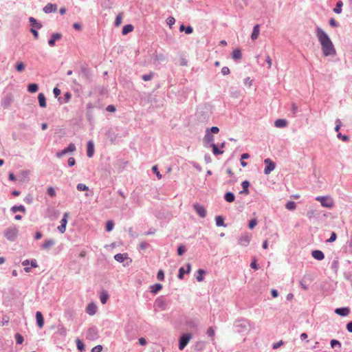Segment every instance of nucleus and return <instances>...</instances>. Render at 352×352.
<instances>
[{
    "mask_svg": "<svg viewBox=\"0 0 352 352\" xmlns=\"http://www.w3.org/2000/svg\"><path fill=\"white\" fill-rule=\"evenodd\" d=\"M76 345H77L78 349L80 350V351H82L85 350V345L80 340H79V339L76 340Z\"/></svg>",
    "mask_w": 352,
    "mask_h": 352,
    "instance_id": "40",
    "label": "nucleus"
},
{
    "mask_svg": "<svg viewBox=\"0 0 352 352\" xmlns=\"http://www.w3.org/2000/svg\"><path fill=\"white\" fill-rule=\"evenodd\" d=\"M287 122L284 119H278L275 121L274 125L277 128H283L286 126Z\"/></svg>",
    "mask_w": 352,
    "mask_h": 352,
    "instance_id": "18",
    "label": "nucleus"
},
{
    "mask_svg": "<svg viewBox=\"0 0 352 352\" xmlns=\"http://www.w3.org/2000/svg\"><path fill=\"white\" fill-rule=\"evenodd\" d=\"M57 10V6L55 4L47 3L43 8L45 13L54 12Z\"/></svg>",
    "mask_w": 352,
    "mask_h": 352,
    "instance_id": "12",
    "label": "nucleus"
},
{
    "mask_svg": "<svg viewBox=\"0 0 352 352\" xmlns=\"http://www.w3.org/2000/svg\"><path fill=\"white\" fill-rule=\"evenodd\" d=\"M212 147L213 153L214 155H219V154H222L223 153V151L219 150V148H217L216 144H213L212 145Z\"/></svg>",
    "mask_w": 352,
    "mask_h": 352,
    "instance_id": "49",
    "label": "nucleus"
},
{
    "mask_svg": "<svg viewBox=\"0 0 352 352\" xmlns=\"http://www.w3.org/2000/svg\"><path fill=\"white\" fill-rule=\"evenodd\" d=\"M15 339L17 344H21L23 342V338L20 333L15 334Z\"/></svg>",
    "mask_w": 352,
    "mask_h": 352,
    "instance_id": "45",
    "label": "nucleus"
},
{
    "mask_svg": "<svg viewBox=\"0 0 352 352\" xmlns=\"http://www.w3.org/2000/svg\"><path fill=\"white\" fill-rule=\"evenodd\" d=\"M244 84L248 86V87H251L252 85V80L250 79V77H247L245 80H244Z\"/></svg>",
    "mask_w": 352,
    "mask_h": 352,
    "instance_id": "55",
    "label": "nucleus"
},
{
    "mask_svg": "<svg viewBox=\"0 0 352 352\" xmlns=\"http://www.w3.org/2000/svg\"><path fill=\"white\" fill-rule=\"evenodd\" d=\"M331 346L332 348H335L336 346H338V348L341 347V344L339 341L336 340H331Z\"/></svg>",
    "mask_w": 352,
    "mask_h": 352,
    "instance_id": "48",
    "label": "nucleus"
},
{
    "mask_svg": "<svg viewBox=\"0 0 352 352\" xmlns=\"http://www.w3.org/2000/svg\"><path fill=\"white\" fill-rule=\"evenodd\" d=\"M12 98L10 96H8L3 99L1 104L4 108H7L12 102Z\"/></svg>",
    "mask_w": 352,
    "mask_h": 352,
    "instance_id": "22",
    "label": "nucleus"
},
{
    "mask_svg": "<svg viewBox=\"0 0 352 352\" xmlns=\"http://www.w3.org/2000/svg\"><path fill=\"white\" fill-rule=\"evenodd\" d=\"M224 198L226 201H228L229 203H232L234 201L235 197L232 192H228L226 193Z\"/></svg>",
    "mask_w": 352,
    "mask_h": 352,
    "instance_id": "25",
    "label": "nucleus"
},
{
    "mask_svg": "<svg viewBox=\"0 0 352 352\" xmlns=\"http://www.w3.org/2000/svg\"><path fill=\"white\" fill-rule=\"evenodd\" d=\"M250 267L254 269V270H258V265L256 264V260L254 259L250 264Z\"/></svg>",
    "mask_w": 352,
    "mask_h": 352,
    "instance_id": "59",
    "label": "nucleus"
},
{
    "mask_svg": "<svg viewBox=\"0 0 352 352\" xmlns=\"http://www.w3.org/2000/svg\"><path fill=\"white\" fill-rule=\"evenodd\" d=\"M251 240V235L249 234H243L239 239V245L242 246H247Z\"/></svg>",
    "mask_w": 352,
    "mask_h": 352,
    "instance_id": "9",
    "label": "nucleus"
},
{
    "mask_svg": "<svg viewBox=\"0 0 352 352\" xmlns=\"http://www.w3.org/2000/svg\"><path fill=\"white\" fill-rule=\"evenodd\" d=\"M76 164V160L74 157H69L68 159V165L72 166Z\"/></svg>",
    "mask_w": 352,
    "mask_h": 352,
    "instance_id": "60",
    "label": "nucleus"
},
{
    "mask_svg": "<svg viewBox=\"0 0 352 352\" xmlns=\"http://www.w3.org/2000/svg\"><path fill=\"white\" fill-rule=\"evenodd\" d=\"M38 89V86L36 83L30 84L28 86V91L30 93H36Z\"/></svg>",
    "mask_w": 352,
    "mask_h": 352,
    "instance_id": "24",
    "label": "nucleus"
},
{
    "mask_svg": "<svg viewBox=\"0 0 352 352\" xmlns=\"http://www.w3.org/2000/svg\"><path fill=\"white\" fill-rule=\"evenodd\" d=\"M29 20L32 26L36 27L38 29L41 28L42 25L40 23H38L34 18L30 17Z\"/></svg>",
    "mask_w": 352,
    "mask_h": 352,
    "instance_id": "34",
    "label": "nucleus"
},
{
    "mask_svg": "<svg viewBox=\"0 0 352 352\" xmlns=\"http://www.w3.org/2000/svg\"><path fill=\"white\" fill-rule=\"evenodd\" d=\"M311 255L315 259L318 261H322L324 258L323 252L320 250H314L311 252Z\"/></svg>",
    "mask_w": 352,
    "mask_h": 352,
    "instance_id": "14",
    "label": "nucleus"
},
{
    "mask_svg": "<svg viewBox=\"0 0 352 352\" xmlns=\"http://www.w3.org/2000/svg\"><path fill=\"white\" fill-rule=\"evenodd\" d=\"M350 310L347 307H343V308H338L335 310V313L342 316H346L349 314Z\"/></svg>",
    "mask_w": 352,
    "mask_h": 352,
    "instance_id": "13",
    "label": "nucleus"
},
{
    "mask_svg": "<svg viewBox=\"0 0 352 352\" xmlns=\"http://www.w3.org/2000/svg\"><path fill=\"white\" fill-rule=\"evenodd\" d=\"M36 320L38 327L43 328L44 326V318L41 312L37 311L36 313Z\"/></svg>",
    "mask_w": 352,
    "mask_h": 352,
    "instance_id": "11",
    "label": "nucleus"
},
{
    "mask_svg": "<svg viewBox=\"0 0 352 352\" xmlns=\"http://www.w3.org/2000/svg\"><path fill=\"white\" fill-rule=\"evenodd\" d=\"M185 251L186 250L183 246H179L177 249V253L179 255H182Z\"/></svg>",
    "mask_w": 352,
    "mask_h": 352,
    "instance_id": "64",
    "label": "nucleus"
},
{
    "mask_svg": "<svg viewBox=\"0 0 352 352\" xmlns=\"http://www.w3.org/2000/svg\"><path fill=\"white\" fill-rule=\"evenodd\" d=\"M102 349L101 345H97L91 349V352H100Z\"/></svg>",
    "mask_w": 352,
    "mask_h": 352,
    "instance_id": "57",
    "label": "nucleus"
},
{
    "mask_svg": "<svg viewBox=\"0 0 352 352\" xmlns=\"http://www.w3.org/2000/svg\"><path fill=\"white\" fill-rule=\"evenodd\" d=\"M62 38V34L60 33L53 34L48 41V44L50 46L53 47L55 45L56 41L60 40Z\"/></svg>",
    "mask_w": 352,
    "mask_h": 352,
    "instance_id": "10",
    "label": "nucleus"
},
{
    "mask_svg": "<svg viewBox=\"0 0 352 352\" xmlns=\"http://www.w3.org/2000/svg\"><path fill=\"white\" fill-rule=\"evenodd\" d=\"M17 235L18 230L14 227L8 228L5 232L6 237L10 241H14L16 239Z\"/></svg>",
    "mask_w": 352,
    "mask_h": 352,
    "instance_id": "4",
    "label": "nucleus"
},
{
    "mask_svg": "<svg viewBox=\"0 0 352 352\" xmlns=\"http://www.w3.org/2000/svg\"><path fill=\"white\" fill-rule=\"evenodd\" d=\"M76 188L79 191H86L89 190V187L84 184H78Z\"/></svg>",
    "mask_w": 352,
    "mask_h": 352,
    "instance_id": "39",
    "label": "nucleus"
},
{
    "mask_svg": "<svg viewBox=\"0 0 352 352\" xmlns=\"http://www.w3.org/2000/svg\"><path fill=\"white\" fill-rule=\"evenodd\" d=\"M152 169H153V171L156 174V176L157 177V178L158 179H161L162 178V175L158 171L157 166H153Z\"/></svg>",
    "mask_w": 352,
    "mask_h": 352,
    "instance_id": "54",
    "label": "nucleus"
},
{
    "mask_svg": "<svg viewBox=\"0 0 352 352\" xmlns=\"http://www.w3.org/2000/svg\"><path fill=\"white\" fill-rule=\"evenodd\" d=\"M30 264V261L26 259L22 262V265L25 266L24 270L25 272H30L31 271L30 267H28V265Z\"/></svg>",
    "mask_w": 352,
    "mask_h": 352,
    "instance_id": "42",
    "label": "nucleus"
},
{
    "mask_svg": "<svg viewBox=\"0 0 352 352\" xmlns=\"http://www.w3.org/2000/svg\"><path fill=\"white\" fill-rule=\"evenodd\" d=\"M257 225V220L256 219H252L249 222V228L253 229Z\"/></svg>",
    "mask_w": 352,
    "mask_h": 352,
    "instance_id": "51",
    "label": "nucleus"
},
{
    "mask_svg": "<svg viewBox=\"0 0 352 352\" xmlns=\"http://www.w3.org/2000/svg\"><path fill=\"white\" fill-rule=\"evenodd\" d=\"M39 105L45 108L46 107V99L45 95L43 93H40L38 96Z\"/></svg>",
    "mask_w": 352,
    "mask_h": 352,
    "instance_id": "19",
    "label": "nucleus"
},
{
    "mask_svg": "<svg viewBox=\"0 0 352 352\" xmlns=\"http://www.w3.org/2000/svg\"><path fill=\"white\" fill-rule=\"evenodd\" d=\"M206 333L209 337H210L212 341L214 340L215 333H214V329H213V327H208L207 329Z\"/></svg>",
    "mask_w": 352,
    "mask_h": 352,
    "instance_id": "29",
    "label": "nucleus"
},
{
    "mask_svg": "<svg viewBox=\"0 0 352 352\" xmlns=\"http://www.w3.org/2000/svg\"><path fill=\"white\" fill-rule=\"evenodd\" d=\"M96 310L97 307L93 302L89 303L87 307V313L90 316L94 315L96 312Z\"/></svg>",
    "mask_w": 352,
    "mask_h": 352,
    "instance_id": "16",
    "label": "nucleus"
},
{
    "mask_svg": "<svg viewBox=\"0 0 352 352\" xmlns=\"http://www.w3.org/2000/svg\"><path fill=\"white\" fill-rule=\"evenodd\" d=\"M329 24L332 27H337L338 26L337 21L334 19H333V18L330 19Z\"/></svg>",
    "mask_w": 352,
    "mask_h": 352,
    "instance_id": "61",
    "label": "nucleus"
},
{
    "mask_svg": "<svg viewBox=\"0 0 352 352\" xmlns=\"http://www.w3.org/2000/svg\"><path fill=\"white\" fill-rule=\"evenodd\" d=\"M114 226V223L113 221H108L106 223V230L107 232H110L113 230Z\"/></svg>",
    "mask_w": 352,
    "mask_h": 352,
    "instance_id": "38",
    "label": "nucleus"
},
{
    "mask_svg": "<svg viewBox=\"0 0 352 352\" xmlns=\"http://www.w3.org/2000/svg\"><path fill=\"white\" fill-rule=\"evenodd\" d=\"M179 30L181 32L185 31V32L188 34H191L193 31L191 26H188L186 28L184 25H180Z\"/></svg>",
    "mask_w": 352,
    "mask_h": 352,
    "instance_id": "30",
    "label": "nucleus"
},
{
    "mask_svg": "<svg viewBox=\"0 0 352 352\" xmlns=\"http://www.w3.org/2000/svg\"><path fill=\"white\" fill-rule=\"evenodd\" d=\"M217 226H224V219L221 216H217L215 218Z\"/></svg>",
    "mask_w": 352,
    "mask_h": 352,
    "instance_id": "35",
    "label": "nucleus"
},
{
    "mask_svg": "<svg viewBox=\"0 0 352 352\" xmlns=\"http://www.w3.org/2000/svg\"><path fill=\"white\" fill-rule=\"evenodd\" d=\"M197 274H198V275L197 276V280L199 282H201L204 279L203 275L205 274V272H204V270L200 269L197 271Z\"/></svg>",
    "mask_w": 352,
    "mask_h": 352,
    "instance_id": "41",
    "label": "nucleus"
},
{
    "mask_svg": "<svg viewBox=\"0 0 352 352\" xmlns=\"http://www.w3.org/2000/svg\"><path fill=\"white\" fill-rule=\"evenodd\" d=\"M162 288V285L159 283H156L151 286V292L153 294L157 293Z\"/></svg>",
    "mask_w": 352,
    "mask_h": 352,
    "instance_id": "27",
    "label": "nucleus"
},
{
    "mask_svg": "<svg viewBox=\"0 0 352 352\" xmlns=\"http://www.w3.org/2000/svg\"><path fill=\"white\" fill-rule=\"evenodd\" d=\"M114 258L118 262H122L124 259V256L122 254H117L115 255Z\"/></svg>",
    "mask_w": 352,
    "mask_h": 352,
    "instance_id": "52",
    "label": "nucleus"
},
{
    "mask_svg": "<svg viewBox=\"0 0 352 352\" xmlns=\"http://www.w3.org/2000/svg\"><path fill=\"white\" fill-rule=\"evenodd\" d=\"M286 208L289 210H293L296 208V206L295 202L294 201H289L287 203L285 206Z\"/></svg>",
    "mask_w": 352,
    "mask_h": 352,
    "instance_id": "37",
    "label": "nucleus"
},
{
    "mask_svg": "<svg viewBox=\"0 0 352 352\" xmlns=\"http://www.w3.org/2000/svg\"><path fill=\"white\" fill-rule=\"evenodd\" d=\"M260 30H259V25H256L254 28L253 31L251 35V38L252 40H256L258 35H259Z\"/></svg>",
    "mask_w": 352,
    "mask_h": 352,
    "instance_id": "20",
    "label": "nucleus"
},
{
    "mask_svg": "<svg viewBox=\"0 0 352 352\" xmlns=\"http://www.w3.org/2000/svg\"><path fill=\"white\" fill-rule=\"evenodd\" d=\"M109 298V295L106 292H102L100 294V299L102 304H105Z\"/></svg>",
    "mask_w": 352,
    "mask_h": 352,
    "instance_id": "31",
    "label": "nucleus"
},
{
    "mask_svg": "<svg viewBox=\"0 0 352 352\" xmlns=\"http://www.w3.org/2000/svg\"><path fill=\"white\" fill-rule=\"evenodd\" d=\"M221 73L224 76L228 75L230 74V69L228 67H223L221 69Z\"/></svg>",
    "mask_w": 352,
    "mask_h": 352,
    "instance_id": "56",
    "label": "nucleus"
},
{
    "mask_svg": "<svg viewBox=\"0 0 352 352\" xmlns=\"http://www.w3.org/2000/svg\"><path fill=\"white\" fill-rule=\"evenodd\" d=\"M97 338V332L93 329H89L87 335V339L94 340Z\"/></svg>",
    "mask_w": 352,
    "mask_h": 352,
    "instance_id": "17",
    "label": "nucleus"
},
{
    "mask_svg": "<svg viewBox=\"0 0 352 352\" xmlns=\"http://www.w3.org/2000/svg\"><path fill=\"white\" fill-rule=\"evenodd\" d=\"M16 69L19 72H22L25 69V65L23 62H17L16 64Z\"/></svg>",
    "mask_w": 352,
    "mask_h": 352,
    "instance_id": "36",
    "label": "nucleus"
},
{
    "mask_svg": "<svg viewBox=\"0 0 352 352\" xmlns=\"http://www.w3.org/2000/svg\"><path fill=\"white\" fill-rule=\"evenodd\" d=\"M122 14H119L116 18V21H115V25L116 27H118L121 25L122 23Z\"/></svg>",
    "mask_w": 352,
    "mask_h": 352,
    "instance_id": "43",
    "label": "nucleus"
},
{
    "mask_svg": "<svg viewBox=\"0 0 352 352\" xmlns=\"http://www.w3.org/2000/svg\"><path fill=\"white\" fill-rule=\"evenodd\" d=\"M316 36L321 44L323 54L325 56L336 55V51L333 43L322 28H316Z\"/></svg>",
    "mask_w": 352,
    "mask_h": 352,
    "instance_id": "1",
    "label": "nucleus"
},
{
    "mask_svg": "<svg viewBox=\"0 0 352 352\" xmlns=\"http://www.w3.org/2000/svg\"><path fill=\"white\" fill-rule=\"evenodd\" d=\"M242 54L241 50L239 49H236L232 52V58L236 60H239L241 58Z\"/></svg>",
    "mask_w": 352,
    "mask_h": 352,
    "instance_id": "26",
    "label": "nucleus"
},
{
    "mask_svg": "<svg viewBox=\"0 0 352 352\" xmlns=\"http://www.w3.org/2000/svg\"><path fill=\"white\" fill-rule=\"evenodd\" d=\"M193 208L197 214L201 217V218H204L206 216V210L205 208L198 204H195L193 205Z\"/></svg>",
    "mask_w": 352,
    "mask_h": 352,
    "instance_id": "8",
    "label": "nucleus"
},
{
    "mask_svg": "<svg viewBox=\"0 0 352 352\" xmlns=\"http://www.w3.org/2000/svg\"><path fill=\"white\" fill-rule=\"evenodd\" d=\"M153 76H154L153 73L151 72L148 74L143 75L142 76V79L144 81H148V80H151L153 78Z\"/></svg>",
    "mask_w": 352,
    "mask_h": 352,
    "instance_id": "46",
    "label": "nucleus"
},
{
    "mask_svg": "<svg viewBox=\"0 0 352 352\" xmlns=\"http://www.w3.org/2000/svg\"><path fill=\"white\" fill-rule=\"evenodd\" d=\"M11 210L13 212H16L18 211H21L22 212H25V208L23 206H14L12 208H11Z\"/></svg>",
    "mask_w": 352,
    "mask_h": 352,
    "instance_id": "32",
    "label": "nucleus"
},
{
    "mask_svg": "<svg viewBox=\"0 0 352 352\" xmlns=\"http://www.w3.org/2000/svg\"><path fill=\"white\" fill-rule=\"evenodd\" d=\"M55 243L54 240L53 239H48L46 240L43 244H42V248L44 250L49 249L52 245H54Z\"/></svg>",
    "mask_w": 352,
    "mask_h": 352,
    "instance_id": "21",
    "label": "nucleus"
},
{
    "mask_svg": "<svg viewBox=\"0 0 352 352\" xmlns=\"http://www.w3.org/2000/svg\"><path fill=\"white\" fill-rule=\"evenodd\" d=\"M343 6L342 1H339L337 2L336 8L333 9V12L336 14H340L342 12V7Z\"/></svg>",
    "mask_w": 352,
    "mask_h": 352,
    "instance_id": "28",
    "label": "nucleus"
},
{
    "mask_svg": "<svg viewBox=\"0 0 352 352\" xmlns=\"http://www.w3.org/2000/svg\"><path fill=\"white\" fill-rule=\"evenodd\" d=\"M283 344V342L282 340H280V342L274 343L273 344V349H277L278 348H279Z\"/></svg>",
    "mask_w": 352,
    "mask_h": 352,
    "instance_id": "62",
    "label": "nucleus"
},
{
    "mask_svg": "<svg viewBox=\"0 0 352 352\" xmlns=\"http://www.w3.org/2000/svg\"><path fill=\"white\" fill-rule=\"evenodd\" d=\"M94 153V144L91 140H89L87 143V156L91 157Z\"/></svg>",
    "mask_w": 352,
    "mask_h": 352,
    "instance_id": "15",
    "label": "nucleus"
},
{
    "mask_svg": "<svg viewBox=\"0 0 352 352\" xmlns=\"http://www.w3.org/2000/svg\"><path fill=\"white\" fill-rule=\"evenodd\" d=\"M184 273H185V271H184V268L181 267L179 270L178 278L179 279H183Z\"/></svg>",
    "mask_w": 352,
    "mask_h": 352,
    "instance_id": "58",
    "label": "nucleus"
},
{
    "mask_svg": "<svg viewBox=\"0 0 352 352\" xmlns=\"http://www.w3.org/2000/svg\"><path fill=\"white\" fill-rule=\"evenodd\" d=\"M166 23L168 25V26L170 27V28H172V26L175 24V19L174 17L173 16H169L167 20H166Z\"/></svg>",
    "mask_w": 352,
    "mask_h": 352,
    "instance_id": "44",
    "label": "nucleus"
},
{
    "mask_svg": "<svg viewBox=\"0 0 352 352\" xmlns=\"http://www.w3.org/2000/svg\"><path fill=\"white\" fill-rule=\"evenodd\" d=\"M75 151H76V146H75L74 144L71 143L69 144V146L67 148H65V149L62 150L60 152H58L56 153V156L60 158L63 155L67 154V153L74 152Z\"/></svg>",
    "mask_w": 352,
    "mask_h": 352,
    "instance_id": "7",
    "label": "nucleus"
},
{
    "mask_svg": "<svg viewBox=\"0 0 352 352\" xmlns=\"http://www.w3.org/2000/svg\"><path fill=\"white\" fill-rule=\"evenodd\" d=\"M133 30V26L132 25H126L123 27L122 33L123 35H126L128 33L132 32Z\"/></svg>",
    "mask_w": 352,
    "mask_h": 352,
    "instance_id": "23",
    "label": "nucleus"
},
{
    "mask_svg": "<svg viewBox=\"0 0 352 352\" xmlns=\"http://www.w3.org/2000/svg\"><path fill=\"white\" fill-rule=\"evenodd\" d=\"M316 199L321 204L324 208H331L334 206V201L333 199L329 196H319Z\"/></svg>",
    "mask_w": 352,
    "mask_h": 352,
    "instance_id": "2",
    "label": "nucleus"
},
{
    "mask_svg": "<svg viewBox=\"0 0 352 352\" xmlns=\"http://www.w3.org/2000/svg\"><path fill=\"white\" fill-rule=\"evenodd\" d=\"M264 163L265 164V168L264 169V173L265 175H269L272 170L275 168V164L269 158H267L264 160Z\"/></svg>",
    "mask_w": 352,
    "mask_h": 352,
    "instance_id": "5",
    "label": "nucleus"
},
{
    "mask_svg": "<svg viewBox=\"0 0 352 352\" xmlns=\"http://www.w3.org/2000/svg\"><path fill=\"white\" fill-rule=\"evenodd\" d=\"M9 320H10L9 317L7 316H4L2 318V320L0 322V325L2 327L6 325L9 322Z\"/></svg>",
    "mask_w": 352,
    "mask_h": 352,
    "instance_id": "47",
    "label": "nucleus"
},
{
    "mask_svg": "<svg viewBox=\"0 0 352 352\" xmlns=\"http://www.w3.org/2000/svg\"><path fill=\"white\" fill-rule=\"evenodd\" d=\"M68 217H69L68 212L64 213L63 217L60 221V225L58 227V230L60 233H64L65 232Z\"/></svg>",
    "mask_w": 352,
    "mask_h": 352,
    "instance_id": "6",
    "label": "nucleus"
},
{
    "mask_svg": "<svg viewBox=\"0 0 352 352\" xmlns=\"http://www.w3.org/2000/svg\"><path fill=\"white\" fill-rule=\"evenodd\" d=\"M47 194L52 197H54L56 196V191L54 190V188L52 186L49 187L47 188Z\"/></svg>",
    "mask_w": 352,
    "mask_h": 352,
    "instance_id": "50",
    "label": "nucleus"
},
{
    "mask_svg": "<svg viewBox=\"0 0 352 352\" xmlns=\"http://www.w3.org/2000/svg\"><path fill=\"white\" fill-rule=\"evenodd\" d=\"M191 338L192 335L190 333H186L182 335L179 339V349L180 350H183Z\"/></svg>",
    "mask_w": 352,
    "mask_h": 352,
    "instance_id": "3",
    "label": "nucleus"
},
{
    "mask_svg": "<svg viewBox=\"0 0 352 352\" xmlns=\"http://www.w3.org/2000/svg\"><path fill=\"white\" fill-rule=\"evenodd\" d=\"M242 186H243V190L241 191V193H245L248 194L249 192L248 191V187L250 186V183L248 181H244L242 182Z\"/></svg>",
    "mask_w": 352,
    "mask_h": 352,
    "instance_id": "33",
    "label": "nucleus"
},
{
    "mask_svg": "<svg viewBox=\"0 0 352 352\" xmlns=\"http://www.w3.org/2000/svg\"><path fill=\"white\" fill-rule=\"evenodd\" d=\"M107 111L109 112H114L116 111V107L113 105H108L106 108Z\"/></svg>",
    "mask_w": 352,
    "mask_h": 352,
    "instance_id": "63",
    "label": "nucleus"
},
{
    "mask_svg": "<svg viewBox=\"0 0 352 352\" xmlns=\"http://www.w3.org/2000/svg\"><path fill=\"white\" fill-rule=\"evenodd\" d=\"M157 279L159 280H164V272L162 270H160L157 272Z\"/></svg>",
    "mask_w": 352,
    "mask_h": 352,
    "instance_id": "53",
    "label": "nucleus"
}]
</instances>
